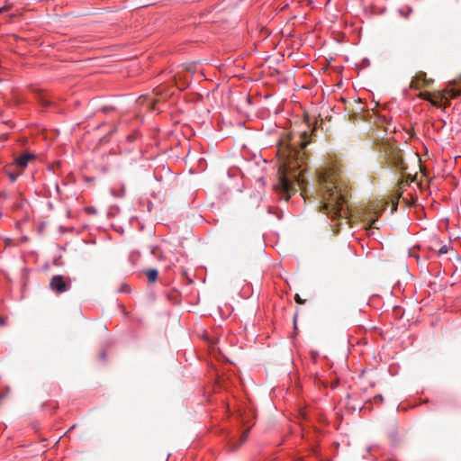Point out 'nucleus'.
Returning <instances> with one entry per match:
<instances>
[{
    "label": "nucleus",
    "mask_w": 461,
    "mask_h": 461,
    "mask_svg": "<svg viewBox=\"0 0 461 461\" xmlns=\"http://www.w3.org/2000/svg\"><path fill=\"white\" fill-rule=\"evenodd\" d=\"M318 181L322 199L321 211L332 220L338 221V225L348 224L350 221V211L348 205L349 191L337 167L330 165L320 170Z\"/></svg>",
    "instance_id": "obj_1"
},
{
    "label": "nucleus",
    "mask_w": 461,
    "mask_h": 461,
    "mask_svg": "<svg viewBox=\"0 0 461 461\" xmlns=\"http://www.w3.org/2000/svg\"><path fill=\"white\" fill-rule=\"evenodd\" d=\"M310 142L311 135L307 131H303L294 136L287 145L279 149L284 167L287 170L301 167V162L305 156L304 149Z\"/></svg>",
    "instance_id": "obj_2"
},
{
    "label": "nucleus",
    "mask_w": 461,
    "mask_h": 461,
    "mask_svg": "<svg viewBox=\"0 0 461 461\" xmlns=\"http://www.w3.org/2000/svg\"><path fill=\"white\" fill-rule=\"evenodd\" d=\"M50 287L53 292L62 294L71 288V283L70 281H66L63 276L56 275L51 277Z\"/></svg>",
    "instance_id": "obj_3"
},
{
    "label": "nucleus",
    "mask_w": 461,
    "mask_h": 461,
    "mask_svg": "<svg viewBox=\"0 0 461 461\" xmlns=\"http://www.w3.org/2000/svg\"><path fill=\"white\" fill-rule=\"evenodd\" d=\"M382 212L377 211L375 208L371 209H365L363 212L362 219L364 221L367 223V231L378 229V226L376 225L378 218L381 216Z\"/></svg>",
    "instance_id": "obj_4"
},
{
    "label": "nucleus",
    "mask_w": 461,
    "mask_h": 461,
    "mask_svg": "<svg viewBox=\"0 0 461 461\" xmlns=\"http://www.w3.org/2000/svg\"><path fill=\"white\" fill-rule=\"evenodd\" d=\"M446 93L451 97L456 98L461 95V77L448 82L446 87Z\"/></svg>",
    "instance_id": "obj_5"
},
{
    "label": "nucleus",
    "mask_w": 461,
    "mask_h": 461,
    "mask_svg": "<svg viewBox=\"0 0 461 461\" xmlns=\"http://www.w3.org/2000/svg\"><path fill=\"white\" fill-rule=\"evenodd\" d=\"M420 82L425 86H429L432 80L427 79L426 73L420 72L411 79L410 87L412 89H419L421 86Z\"/></svg>",
    "instance_id": "obj_6"
},
{
    "label": "nucleus",
    "mask_w": 461,
    "mask_h": 461,
    "mask_svg": "<svg viewBox=\"0 0 461 461\" xmlns=\"http://www.w3.org/2000/svg\"><path fill=\"white\" fill-rule=\"evenodd\" d=\"M35 158V155L25 152L15 158V165L20 168H25L31 159Z\"/></svg>",
    "instance_id": "obj_7"
},
{
    "label": "nucleus",
    "mask_w": 461,
    "mask_h": 461,
    "mask_svg": "<svg viewBox=\"0 0 461 461\" xmlns=\"http://www.w3.org/2000/svg\"><path fill=\"white\" fill-rule=\"evenodd\" d=\"M247 438H248V433H247V432H245V433H243V434L240 436V439H239V441H238V442H232V441H230V442L229 443L230 450V451H236V450H237V449H238V448H239V447H240V446H241V445L246 441Z\"/></svg>",
    "instance_id": "obj_8"
},
{
    "label": "nucleus",
    "mask_w": 461,
    "mask_h": 461,
    "mask_svg": "<svg viewBox=\"0 0 461 461\" xmlns=\"http://www.w3.org/2000/svg\"><path fill=\"white\" fill-rule=\"evenodd\" d=\"M146 276H147L149 282L154 283L158 279V272L157 269L151 268V269H149L146 271Z\"/></svg>",
    "instance_id": "obj_9"
},
{
    "label": "nucleus",
    "mask_w": 461,
    "mask_h": 461,
    "mask_svg": "<svg viewBox=\"0 0 461 461\" xmlns=\"http://www.w3.org/2000/svg\"><path fill=\"white\" fill-rule=\"evenodd\" d=\"M401 16L407 18L412 12V8L411 6H403L399 8L398 10Z\"/></svg>",
    "instance_id": "obj_10"
},
{
    "label": "nucleus",
    "mask_w": 461,
    "mask_h": 461,
    "mask_svg": "<svg viewBox=\"0 0 461 461\" xmlns=\"http://www.w3.org/2000/svg\"><path fill=\"white\" fill-rule=\"evenodd\" d=\"M118 292L122 294H128L131 292V287L127 284H122L121 287L118 289Z\"/></svg>",
    "instance_id": "obj_11"
},
{
    "label": "nucleus",
    "mask_w": 461,
    "mask_h": 461,
    "mask_svg": "<svg viewBox=\"0 0 461 461\" xmlns=\"http://www.w3.org/2000/svg\"><path fill=\"white\" fill-rule=\"evenodd\" d=\"M138 135H139V133H138L137 131L132 132V133H131V134L127 135L126 140H127L129 142H133V141H135V140H137Z\"/></svg>",
    "instance_id": "obj_12"
},
{
    "label": "nucleus",
    "mask_w": 461,
    "mask_h": 461,
    "mask_svg": "<svg viewBox=\"0 0 461 461\" xmlns=\"http://www.w3.org/2000/svg\"><path fill=\"white\" fill-rule=\"evenodd\" d=\"M448 252V247L447 245H442L438 249L439 255H444Z\"/></svg>",
    "instance_id": "obj_13"
},
{
    "label": "nucleus",
    "mask_w": 461,
    "mask_h": 461,
    "mask_svg": "<svg viewBox=\"0 0 461 461\" xmlns=\"http://www.w3.org/2000/svg\"><path fill=\"white\" fill-rule=\"evenodd\" d=\"M251 198H255L257 202L262 199L261 194L258 192L253 193V194H251Z\"/></svg>",
    "instance_id": "obj_14"
},
{
    "label": "nucleus",
    "mask_w": 461,
    "mask_h": 461,
    "mask_svg": "<svg viewBox=\"0 0 461 461\" xmlns=\"http://www.w3.org/2000/svg\"><path fill=\"white\" fill-rule=\"evenodd\" d=\"M383 400H384V398L381 394H378V395L375 396V398H374V401L375 403L382 402Z\"/></svg>",
    "instance_id": "obj_15"
},
{
    "label": "nucleus",
    "mask_w": 461,
    "mask_h": 461,
    "mask_svg": "<svg viewBox=\"0 0 461 461\" xmlns=\"http://www.w3.org/2000/svg\"><path fill=\"white\" fill-rule=\"evenodd\" d=\"M17 177H18V175H16V174H14V173L9 174V179L11 180V182H15Z\"/></svg>",
    "instance_id": "obj_16"
},
{
    "label": "nucleus",
    "mask_w": 461,
    "mask_h": 461,
    "mask_svg": "<svg viewBox=\"0 0 461 461\" xmlns=\"http://www.w3.org/2000/svg\"><path fill=\"white\" fill-rule=\"evenodd\" d=\"M41 103H42V105L45 107H49L51 105V102L47 99H42Z\"/></svg>",
    "instance_id": "obj_17"
},
{
    "label": "nucleus",
    "mask_w": 461,
    "mask_h": 461,
    "mask_svg": "<svg viewBox=\"0 0 461 461\" xmlns=\"http://www.w3.org/2000/svg\"><path fill=\"white\" fill-rule=\"evenodd\" d=\"M86 211L88 213H95V212H96V210L94 207H86Z\"/></svg>",
    "instance_id": "obj_18"
},
{
    "label": "nucleus",
    "mask_w": 461,
    "mask_h": 461,
    "mask_svg": "<svg viewBox=\"0 0 461 461\" xmlns=\"http://www.w3.org/2000/svg\"><path fill=\"white\" fill-rule=\"evenodd\" d=\"M295 301L300 304H303L304 303V300L301 299V297L298 294L295 295Z\"/></svg>",
    "instance_id": "obj_19"
},
{
    "label": "nucleus",
    "mask_w": 461,
    "mask_h": 461,
    "mask_svg": "<svg viewBox=\"0 0 461 461\" xmlns=\"http://www.w3.org/2000/svg\"><path fill=\"white\" fill-rule=\"evenodd\" d=\"M100 358L102 360H104V361L106 359V353H105V351L101 352Z\"/></svg>",
    "instance_id": "obj_20"
},
{
    "label": "nucleus",
    "mask_w": 461,
    "mask_h": 461,
    "mask_svg": "<svg viewBox=\"0 0 461 461\" xmlns=\"http://www.w3.org/2000/svg\"><path fill=\"white\" fill-rule=\"evenodd\" d=\"M113 196H122L124 194V187L122 188V194H116L113 191H112Z\"/></svg>",
    "instance_id": "obj_21"
},
{
    "label": "nucleus",
    "mask_w": 461,
    "mask_h": 461,
    "mask_svg": "<svg viewBox=\"0 0 461 461\" xmlns=\"http://www.w3.org/2000/svg\"><path fill=\"white\" fill-rule=\"evenodd\" d=\"M152 206H153L152 203L150 201H149L148 206H147L149 212H150L152 210Z\"/></svg>",
    "instance_id": "obj_22"
},
{
    "label": "nucleus",
    "mask_w": 461,
    "mask_h": 461,
    "mask_svg": "<svg viewBox=\"0 0 461 461\" xmlns=\"http://www.w3.org/2000/svg\"><path fill=\"white\" fill-rule=\"evenodd\" d=\"M112 109H113L112 107L105 106V107L103 108V111H104V113H107Z\"/></svg>",
    "instance_id": "obj_23"
},
{
    "label": "nucleus",
    "mask_w": 461,
    "mask_h": 461,
    "mask_svg": "<svg viewBox=\"0 0 461 461\" xmlns=\"http://www.w3.org/2000/svg\"><path fill=\"white\" fill-rule=\"evenodd\" d=\"M8 9H9V7H7V6L0 7V14H2L3 12H5V11H6Z\"/></svg>",
    "instance_id": "obj_24"
},
{
    "label": "nucleus",
    "mask_w": 461,
    "mask_h": 461,
    "mask_svg": "<svg viewBox=\"0 0 461 461\" xmlns=\"http://www.w3.org/2000/svg\"><path fill=\"white\" fill-rule=\"evenodd\" d=\"M5 324V319L0 318V325L4 326Z\"/></svg>",
    "instance_id": "obj_25"
},
{
    "label": "nucleus",
    "mask_w": 461,
    "mask_h": 461,
    "mask_svg": "<svg viewBox=\"0 0 461 461\" xmlns=\"http://www.w3.org/2000/svg\"><path fill=\"white\" fill-rule=\"evenodd\" d=\"M267 212H268V213H272V207H271V206H268V207H267Z\"/></svg>",
    "instance_id": "obj_26"
},
{
    "label": "nucleus",
    "mask_w": 461,
    "mask_h": 461,
    "mask_svg": "<svg viewBox=\"0 0 461 461\" xmlns=\"http://www.w3.org/2000/svg\"><path fill=\"white\" fill-rule=\"evenodd\" d=\"M56 190H57V192H58V193L59 192V185H56Z\"/></svg>",
    "instance_id": "obj_27"
}]
</instances>
